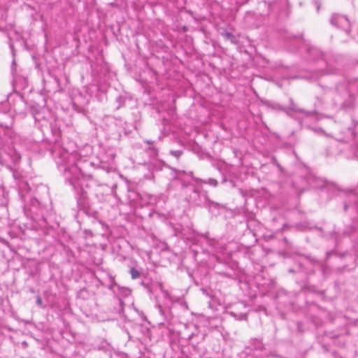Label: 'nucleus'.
Segmentation results:
<instances>
[{"mask_svg":"<svg viewBox=\"0 0 358 358\" xmlns=\"http://www.w3.org/2000/svg\"><path fill=\"white\" fill-rule=\"evenodd\" d=\"M57 163L60 169H64L66 180L77 190L83 189L85 177L79 166L80 161L77 152L69 153L66 150L59 151Z\"/></svg>","mask_w":358,"mask_h":358,"instance_id":"1","label":"nucleus"},{"mask_svg":"<svg viewBox=\"0 0 358 358\" xmlns=\"http://www.w3.org/2000/svg\"><path fill=\"white\" fill-rule=\"evenodd\" d=\"M0 158L5 161L8 158L10 162L15 164L20 160L21 156L15 148L10 147L8 148V150H2L0 151Z\"/></svg>","mask_w":358,"mask_h":358,"instance_id":"2","label":"nucleus"},{"mask_svg":"<svg viewBox=\"0 0 358 358\" xmlns=\"http://www.w3.org/2000/svg\"><path fill=\"white\" fill-rule=\"evenodd\" d=\"M331 22L333 25L345 29L347 33H348L349 31L348 27H349V20L345 16L341 15H334L331 17Z\"/></svg>","mask_w":358,"mask_h":358,"instance_id":"3","label":"nucleus"},{"mask_svg":"<svg viewBox=\"0 0 358 358\" xmlns=\"http://www.w3.org/2000/svg\"><path fill=\"white\" fill-rule=\"evenodd\" d=\"M130 273H131V278L133 279L137 278L139 276V272L134 268H131Z\"/></svg>","mask_w":358,"mask_h":358,"instance_id":"4","label":"nucleus"},{"mask_svg":"<svg viewBox=\"0 0 358 358\" xmlns=\"http://www.w3.org/2000/svg\"><path fill=\"white\" fill-rule=\"evenodd\" d=\"M171 154L174 157L178 158L182 155V152L180 150H171Z\"/></svg>","mask_w":358,"mask_h":358,"instance_id":"5","label":"nucleus"},{"mask_svg":"<svg viewBox=\"0 0 358 358\" xmlns=\"http://www.w3.org/2000/svg\"><path fill=\"white\" fill-rule=\"evenodd\" d=\"M208 183L210 185L216 186L217 182L215 179L210 178L208 179Z\"/></svg>","mask_w":358,"mask_h":358,"instance_id":"6","label":"nucleus"},{"mask_svg":"<svg viewBox=\"0 0 358 358\" xmlns=\"http://www.w3.org/2000/svg\"><path fill=\"white\" fill-rule=\"evenodd\" d=\"M36 304L38 306H41V307L43 305V301H42V299L40 296H37V298H36Z\"/></svg>","mask_w":358,"mask_h":358,"instance_id":"7","label":"nucleus"},{"mask_svg":"<svg viewBox=\"0 0 358 358\" xmlns=\"http://www.w3.org/2000/svg\"><path fill=\"white\" fill-rule=\"evenodd\" d=\"M23 185L24 186V188H25L27 186V184L24 183Z\"/></svg>","mask_w":358,"mask_h":358,"instance_id":"8","label":"nucleus"},{"mask_svg":"<svg viewBox=\"0 0 358 358\" xmlns=\"http://www.w3.org/2000/svg\"><path fill=\"white\" fill-rule=\"evenodd\" d=\"M357 42H358V39H357Z\"/></svg>","mask_w":358,"mask_h":358,"instance_id":"9","label":"nucleus"}]
</instances>
